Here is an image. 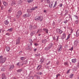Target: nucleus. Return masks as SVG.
<instances>
[{"label": "nucleus", "mask_w": 79, "mask_h": 79, "mask_svg": "<svg viewBox=\"0 0 79 79\" xmlns=\"http://www.w3.org/2000/svg\"><path fill=\"white\" fill-rule=\"evenodd\" d=\"M6 60V58L4 57H3V56H0V63H4L5 61Z\"/></svg>", "instance_id": "f257e3e1"}, {"label": "nucleus", "mask_w": 79, "mask_h": 79, "mask_svg": "<svg viewBox=\"0 0 79 79\" xmlns=\"http://www.w3.org/2000/svg\"><path fill=\"white\" fill-rule=\"evenodd\" d=\"M22 14V12H21V11L20 10L17 13V14L16 15V16L17 18H19L20 16Z\"/></svg>", "instance_id": "f03ea898"}, {"label": "nucleus", "mask_w": 79, "mask_h": 79, "mask_svg": "<svg viewBox=\"0 0 79 79\" xmlns=\"http://www.w3.org/2000/svg\"><path fill=\"white\" fill-rule=\"evenodd\" d=\"M78 43H79V42H78V40H75L74 43V47H76L77 45V44H78Z\"/></svg>", "instance_id": "7ed1b4c3"}, {"label": "nucleus", "mask_w": 79, "mask_h": 79, "mask_svg": "<svg viewBox=\"0 0 79 79\" xmlns=\"http://www.w3.org/2000/svg\"><path fill=\"white\" fill-rule=\"evenodd\" d=\"M21 40L20 38H19L16 41V45L19 44L20 43V40Z\"/></svg>", "instance_id": "20e7f679"}, {"label": "nucleus", "mask_w": 79, "mask_h": 79, "mask_svg": "<svg viewBox=\"0 0 79 79\" xmlns=\"http://www.w3.org/2000/svg\"><path fill=\"white\" fill-rule=\"evenodd\" d=\"M56 31L58 33V34H61L63 32V31H62L61 30L59 29L58 28L57 29Z\"/></svg>", "instance_id": "39448f33"}, {"label": "nucleus", "mask_w": 79, "mask_h": 79, "mask_svg": "<svg viewBox=\"0 0 79 79\" xmlns=\"http://www.w3.org/2000/svg\"><path fill=\"white\" fill-rule=\"evenodd\" d=\"M66 33H64L62 34V36L61 37V39H65L66 38Z\"/></svg>", "instance_id": "423d86ee"}, {"label": "nucleus", "mask_w": 79, "mask_h": 79, "mask_svg": "<svg viewBox=\"0 0 79 79\" xmlns=\"http://www.w3.org/2000/svg\"><path fill=\"white\" fill-rule=\"evenodd\" d=\"M40 19H41V17H36L35 19V20H36V21H39V20H40Z\"/></svg>", "instance_id": "0eeeda50"}, {"label": "nucleus", "mask_w": 79, "mask_h": 79, "mask_svg": "<svg viewBox=\"0 0 79 79\" xmlns=\"http://www.w3.org/2000/svg\"><path fill=\"white\" fill-rule=\"evenodd\" d=\"M53 44L52 43H51L49 44L48 45V47L50 48H51L52 47H53Z\"/></svg>", "instance_id": "6e6552de"}, {"label": "nucleus", "mask_w": 79, "mask_h": 79, "mask_svg": "<svg viewBox=\"0 0 79 79\" xmlns=\"http://www.w3.org/2000/svg\"><path fill=\"white\" fill-rule=\"evenodd\" d=\"M68 11L67 10H65V14H64V16H65L68 15Z\"/></svg>", "instance_id": "1a4fd4ad"}, {"label": "nucleus", "mask_w": 79, "mask_h": 79, "mask_svg": "<svg viewBox=\"0 0 79 79\" xmlns=\"http://www.w3.org/2000/svg\"><path fill=\"white\" fill-rule=\"evenodd\" d=\"M79 35V29H78L76 32V36L78 37Z\"/></svg>", "instance_id": "9d476101"}, {"label": "nucleus", "mask_w": 79, "mask_h": 79, "mask_svg": "<svg viewBox=\"0 0 79 79\" xmlns=\"http://www.w3.org/2000/svg\"><path fill=\"white\" fill-rule=\"evenodd\" d=\"M53 2H50L49 4V7H50V8L52 7V6H53Z\"/></svg>", "instance_id": "9b49d317"}, {"label": "nucleus", "mask_w": 79, "mask_h": 79, "mask_svg": "<svg viewBox=\"0 0 79 79\" xmlns=\"http://www.w3.org/2000/svg\"><path fill=\"white\" fill-rule=\"evenodd\" d=\"M27 11L28 13H32V10L31 9H28L27 10Z\"/></svg>", "instance_id": "f8f14e48"}, {"label": "nucleus", "mask_w": 79, "mask_h": 79, "mask_svg": "<svg viewBox=\"0 0 79 79\" xmlns=\"http://www.w3.org/2000/svg\"><path fill=\"white\" fill-rule=\"evenodd\" d=\"M42 68V65H38L37 68V69L38 70H39L40 68Z\"/></svg>", "instance_id": "ddd939ff"}, {"label": "nucleus", "mask_w": 79, "mask_h": 79, "mask_svg": "<svg viewBox=\"0 0 79 79\" xmlns=\"http://www.w3.org/2000/svg\"><path fill=\"white\" fill-rule=\"evenodd\" d=\"M13 68H14V66L13 65H11L10 66V67L9 68V70L10 71H11L13 69Z\"/></svg>", "instance_id": "4468645a"}, {"label": "nucleus", "mask_w": 79, "mask_h": 79, "mask_svg": "<svg viewBox=\"0 0 79 79\" xmlns=\"http://www.w3.org/2000/svg\"><path fill=\"white\" fill-rule=\"evenodd\" d=\"M35 33V31H33L31 32L30 34V35L31 36H33V35H34Z\"/></svg>", "instance_id": "2eb2a0df"}, {"label": "nucleus", "mask_w": 79, "mask_h": 79, "mask_svg": "<svg viewBox=\"0 0 79 79\" xmlns=\"http://www.w3.org/2000/svg\"><path fill=\"white\" fill-rule=\"evenodd\" d=\"M2 3L5 6H6L7 5H8V3L5 1H2Z\"/></svg>", "instance_id": "dca6fc26"}, {"label": "nucleus", "mask_w": 79, "mask_h": 79, "mask_svg": "<svg viewBox=\"0 0 79 79\" xmlns=\"http://www.w3.org/2000/svg\"><path fill=\"white\" fill-rule=\"evenodd\" d=\"M22 71H23V69H20L17 70V72L19 73H21Z\"/></svg>", "instance_id": "f3484780"}, {"label": "nucleus", "mask_w": 79, "mask_h": 79, "mask_svg": "<svg viewBox=\"0 0 79 79\" xmlns=\"http://www.w3.org/2000/svg\"><path fill=\"white\" fill-rule=\"evenodd\" d=\"M72 63H76V61H77L76 59H72Z\"/></svg>", "instance_id": "a211bd4d"}, {"label": "nucleus", "mask_w": 79, "mask_h": 79, "mask_svg": "<svg viewBox=\"0 0 79 79\" xmlns=\"http://www.w3.org/2000/svg\"><path fill=\"white\" fill-rule=\"evenodd\" d=\"M62 50V46H59V49H58V52H60Z\"/></svg>", "instance_id": "6ab92c4d"}, {"label": "nucleus", "mask_w": 79, "mask_h": 79, "mask_svg": "<svg viewBox=\"0 0 79 79\" xmlns=\"http://www.w3.org/2000/svg\"><path fill=\"white\" fill-rule=\"evenodd\" d=\"M38 8V6H35V7H32L31 8V9L32 10H35V9Z\"/></svg>", "instance_id": "aec40b11"}, {"label": "nucleus", "mask_w": 79, "mask_h": 79, "mask_svg": "<svg viewBox=\"0 0 79 79\" xmlns=\"http://www.w3.org/2000/svg\"><path fill=\"white\" fill-rule=\"evenodd\" d=\"M43 30L45 31V32H46L47 34H48V29H44Z\"/></svg>", "instance_id": "412c9836"}, {"label": "nucleus", "mask_w": 79, "mask_h": 79, "mask_svg": "<svg viewBox=\"0 0 79 79\" xmlns=\"http://www.w3.org/2000/svg\"><path fill=\"white\" fill-rule=\"evenodd\" d=\"M4 23L6 25H7V24H9V22L8 20H6L5 21Z\"/></svg>", "instance_id": "4be33fe9"}, {"label": "nucleus", "mask_w": 79, "mask_h": 79, "mask_svg": "<svg viewBox=\"0 0 79 79\" xmlns=\"http://www.w3.org/2000/svg\"><path fill=\"white\" fill-rule=\"evenodd\" d=\"M10 47H6V52H8L10 51Z\"/></svg>", "instance_id": "5701e85b"}, {"label": "nucleus", "mask_w": 79, "mask_h": 79, "mask_svg": "<svg viewBox=\"0 0 79 79\" xmlns=\"http://www.w3.org/2000/svg\"><path fill=\"white\" fill-rule=\"evenodd\" d=\"M7 31H8V32H12L13 31V28H11L10 29H8Z\"/></svg>", "instance_id": "b1692460"}, {"label": "nucleus", "mask_w": 79, "mask_h": 79, "mask_svg": "<svg viewBox=\"0 0 79 79\" xmlns=\"http://www.w3.org/2000/svg\"><path fill=\"white\" fill-rule=\"evenodd\" d=\"M21 62H19L16 64V65H17V66H20L21 65Z\"/></svg>", "instance_id": "393cba45"}, {"label": "nucleus", "mask_w": 79, "mask_h": 79, "mask_svg": "<svg viewBox=\"0 0 79 79\" xmlns=\"http://www.w3.org/2000/svg\"><path fill=\"white\" fill-rule=\"evenodd\" d=\"M46 42H47V40L46 39H44L42 41V43H43V44H45Z\"/></svg>", "instance_id": "a878e982"}, {"label": "nucleus", "mask_w": 79, "mask_h": 79, "mask_svg": "<svg viewBox=\"0 0 79 79\" xmlns=\"http://www.w3.org/2000/svg\"><path fill=\"white\" fill-rule=\"evenodd\" d=\"M50 48L48 46L47 48L46 47L45 48V50H50Z\"/></svg>", "instance_id": "bb28decb"}, {"label": "nucleus", "mask_w": 79, "mask_h": 79, "mask_svg": "<svg viewBox=\"0 0 79 79\" xmlns=\"http://www.w3.org/2000/svg\"><path fill=\"white\" fill-rule=\"evenodd\" d=\"M23 3V0H19L18 2V3L19 4H21V3Z\"/></svg>", "instance_id": "cd10ccee"}, {"label": "nucleus", "mask_w": 79, "mask_h": 79, "mask_svg": "<svg viewBox=\"0 0 79 79\" xmlns=\"http://www.w3.org/2000/svg\"><path fill=\"white\" fill-rule=\"evenodd\" d=\"M33 1V0H28L27 1V2L29 3H32Z\"/></svg>", "instance_id": "c85d7f7f"}, {"label": "nucleus", "mask_w": 79, "mask_h": 79, "mask_svg": "<svg viewBox=\"0 0 79 79\" xmlns=\"http://www.w3.org/2000/svg\"><path fill=\"white\" fill-rule=\"evenodd\" d=\"M41 31H42L41 29H39V30H38L37 32V33H40L41 32Z\"/></svg>", "instance_id": "c756f323"}, {"label": "nucleus", "mask_w": 79, "mask_h": 79, "mask_svg": "<svg viewBox=\"0 0 79 79\" xmlns=\"http://www.w3.org/2000/svg\"><path fill=\"white\" fill-rule=\"evenodd\" d=\"M31 14L30 13H28L27 14V17H30L31 16Z\"/></svg>", "instance_id": "7c9ffc66"}, {"label": "nucleus", "mask_w": 79, "mask_h": 79, "mask_svg": "<svg viewBox=\"0 0 79 79\" xmlns=\"http://www.w3.org/2000/svg\"><path fill=\"white\" fill-rule=\"evenodd\" d=\"M15 4V1H13L12 3H11V6H13Z\"/></svg>", "instance_id": "2f4dec72"}, {"label": "nucleus", "mask_w": 79, "mask_h": 79, "mask_svg": "<svg viewBox=\"0 0 79 79\" xmlns=\"http://www.w3.org/2000/svg\"><path fill=\"white\" fill-rule=\"evenodd\" d=\"M56 4H57V2H56V1L55 2V4L53 7V8H55V7L56 6Z\"/></svg>", "instance_id": "473e14b6"}, {"label": "nucleus", "mask_w": 79, "mask_h": 79, "mask_svg": "<svg viewBox=\"0 0 79 79\" xmlns=\"http://www.w3.org/2000/svg\"><path fill=\"white\" fill-rule=\"evenodd\" d=\"M12 11V9L11 8H10L9 10V13H11Z\"/></svg>", "instance_id": "72a5a7b5"}, {"label": "nucleus", "mask_w": 79, "mask_h": 79, "mask_svg": "<svg viewBox=\"0 0 79 79\" xmlns=\"http://www.w3.org/2000/svg\"><path fill=\"white\" fill-rule=\"evenodd\" d=\"M69 38H70V35H68L67 38L66 39V40H68V39H69Z\"/></svg>", "instance_id": "f704fd0d"}, {"label": "nucleus", "mask_w": 79, "mask_h": 79, "mask_svg": "<svg viewBox=\"0 0 79 79\" xmlns=\"http://www.w3.org/2000/svg\"><path fill=\"white\" fill-rule=\"evenodd\" d=\"M73 76H74V74H72L70 75V78H72L73 77Z\"/></svg>", "instance_id": "c9c22d12"}, {"label": "nucleus", "mask_w": 79, "mask_h": 79, "mask_svg": "<svg viewBox=\"0 0 79 79\" xmlns=\"http://www.w3.org/2000/svg\"><path fill=\"white\" fill-rule=\"evenodd\" d=\"M64 64L65 66H66V65H68V62H65Z\"/></svg>", "instance_id": "e433bc0d"}, {"label": "nucleus", "mask_w": 79, "mask_h": 79, "mask_svg": "<svg viewBox=\"0 0 79 79\" xmlns=\"http://www.w3.org/2000/svg\"><path fill=\"white\" fill-rule=\"evenodd\" d=\"M6 70L5 68H2L1 69L2 71H5Z\"/></svg>", "instance_id": "4c0bfd02"}, {"label": "nucleus", "mask_w": 79, "mask_h": 79, "mask_svg": "<svg viewBox=\"0 0 79 79\" xmlns=\"http://www.w3.org/2000/svg\"><path fill=\"white\" fill-rule=\"evenodd\" d=\"M74 17L76 18V19H78V16L76 15H74Z\"/></svg>", "instance_id": "58836bf2"}, {"label": "nucleus", "mask_w": 79, "mask_h": 79, "mask_svg": "<svg viewBox=\"0 0 79 79\" xmlns=\"http://www.w3.org/2000/svg\"><path fill=\"white\" fill-rule=\"evenodd\" d=\"M78 23H79V21H78V20H76V21H75V24H78Z\"/></svg>", "instance_id": "ea45409f"}, {"label": "nucleus", "mask_w": 79, "mask_h": 79, "mask_svg": "<svg viewBox=\"0 0 79 79\" xmlns=\"http://www.w3.org/2000/svg\"><path fill=\"white\" fill-rule=\"evenodd\" d=\"M30 30H32V25H30Z\"/></svg>", "instance_id": "a19ab883"}, {"label": "nucleus", "mask_w": 79, "mask_h": 79, "mask_svg": "<svg viewBox=\"0 0 79 79\" xmlns=\"http://www.w3.org/2000/svg\"><path fill=\"white\" fill-rule=\"evenodd\" d=\"M23 17H24V18H26V17H27V14H25L23 15Z\"/></svg>", "instance_id": "79ce46f5"}, {"label": "nucleus", "mask_w": 79, "mask_h": 79, "mask_svg": "<svg viewBox=\"0 0 79 79\" xmlns=\"http://www.w3.org/2000/svg\"><path fill=\"white\" fill-rule=\"evenodd\" d=\"M1 10H3V8H4V6L2 5L1 7Z\"/></svg>", "instance_id": "37998d69"}, {"label": "nucleus", "mask_w": 79, "mask_h": 79, "mask_svg": "<svg viewBox=\"0 0 79 79\" xmlns=\"http://www.w3.org/2000/svg\"><path fill=\"white\" fill-rule=\"evenodd\" d=\"M34 79V77L32 76H30V79Z\"/></svg>", "instance_id": "c03bdc74"}, {"label": "nucleus", "mask_w": 79, "mask_h": 79, "mask_svg": "<svg viewBox=\"0 0 79 79\" xmlns=\"http://www.w3.org/2000/svg\"><path fill=\"white\" fill-rule=\"evenodd\" d=\"M46 1L47 2V3H49L50 2V0H46Z\"/></svg>", "instance_id": "a18cd8bd"}, {"label": "nucleus", "mask_w": 79, "mask_h": 79, "mask_svg": "<svg viewBox=\"0 0 79 79\" xmlns=\"http://www.w3.org/2000/svg\"><path fill=\"white\" fill-rule=\"evenodd\" d=\"M52 26H54L55 25V22H53V23H52Z\"/></svg>", "instance_id": "49530a36"}, {"label": "nucleus", "mask_w": 79, "mask_h": 79, "mask_svg": "<svg viewBox=\"0 0 79 79\" xmlns=\"http://www.w3.org/2000/svg\"><path fill=\"white\" fill-rule=\"evenodd\" d=\"M42 74V73L41 72L38 73V74H39V75H41Z\"/></svg>", "instance_id": "de8ad7c7"}, {"label": "nucleus", "mask_w": 79, "mask_h": 79, "mask_svg": "<svg viewBox=\"0 0 79 79\" xmlns=\"http://www.w3.org/2000/svg\"><path fill=\"white\" fill-rule=\"evenodd\" d=\"M62 6H63V4H60L59 5L60 7H62Z\"/></svg>", "instance_id": "09e8293b"}, {"label": "nucleus", "mask_w": 79, "mask_h": 79, "mask_svg": "<svg viewBox=\"0 0 79 79\" xmlns=\"http://www.w3.org/2000/svg\"><path fill=\"white\" fill-rule=\"evenodd\" d=\"M33 28H34V29H36V28H37V26L34 25L33 26Z\"/></svg>", "instance_id": "8fccbe9b"}, {"label": "nucleus", "mask_w": 79, "mask_h": 79, "mask_svg": "<svg viewBox=\"0 0 79 79\" xmlns=\"http://www.w3.org/2000/svg\"><path fill=\"white\" fill-rule=\"evenodd\" d=\"M24 58V57H21L20 58V60H24V59H23Z\"/></svg>", "instance_id": "3c124183"}, {"label": "nucleus", "mask_w": 79, "mask_h": 79, "mask_svg": "<svg viewBox=\"0 0 79 79\" xmlns=\"http://www.w3.org/2000/svg\"><path fill=\"white\" fill-rule=\"evenodd\" d=\"M50 61H49L48 62V63L47 64V65H48L49 64H50Z\"/></svg>", "instance_id": "603ef678"}, {"label": "nucleus", "mask_w": 79, "mask_h": 79, "mask_svg": "<svg viewBox=\"0 0 79 79\" xmlns=\"http://www.w3.org/2000/svg\"><path fill=\"white\" fill-rule=\"evenodd\" d=\"M6 35H10V33H6Z\"/></svg>", "instance_id": "864d4df0"}, {"label": "nucleus", "mask_w": 79, "mask_h": 79, "mask_svg": "<svg viewBox=\"0 0 79 79\" xmlns=\"http://www.w3.org/2000/svg\"><path fill=\"white\" fill-rule=\"evenodd\" d=\"M69 71H70V69L68 70L67 72V74H68L69 73Z\"/></svg>", "instance_id": "5fc2aeb1"}, {"label": "nucleus", "mask_w": 79, "mask_h": 79, "mask_svg": "<svg viewBox=\"0 0 79 79\" xmlns=\"http://www.w3.org/2000/svg\"><path fill=\"white\" fill-rule=\"evenodd\" d=\"M35 46H38V45H39V44L37 43H35Z\"/></svg>", "instance_id": "6e6d98bb"}, {"label": "nucleus", "mask_w": 79, "mask_h": 79, "mask_svg": "<svg viewBox=\"0 0 79 79\" xmlns=\"http://www.w3.org/2000/svg\"><path fill=\"white\" fill-rule=\"evenodd\" d=\"M60 76V74H59L57 75H56V77H58V76Z\"/></svg>", "instance_id": "4d7b16f0"}, {"label": "nucleus", "mask_w": 79, "mask_h": 79, "mask_svg": "<svg viewBox=\"0 0 79 79\" xmlns=\"http://www.w3.org/2000/svg\"><path fill=\"white\" fill-rule=\"evenodd\" d=\"M77 67H79V61H78V63H77Z\"/></svg>", "instance_id": "13d9d810"}, {"label": "nucleus", "mask_w": 79, "mask_h": 79, "mask_svg": "<svg viewBox=\"0 0 79 79\" xmlns=\"http://www.w3.org/2000/svg\"><path fill=\"white\" fill-rule=\"evenodd\" d=\"M59 39V36H57V41H58V39Z\"/></svg>", "instance_id": "bf43d9fd"}, {"label": "nucleus", "mask_w": 79, "mask_h": 79, "mask_svg": "<svg viewBox=\"0 0 79 79\" xmlns=\"http://www.w3.org/2000/svg\"><path fill=\"white\" fill-rule=\"evenodd\" d=\"M40 61L41 63H43L44 62V60H42V59H41Z\"/></svg>", "instance_id": "052dcab7"}, {"label": "nucleus", "mask_w": 79, "mask_h": 79, "mask_svg": "<svg viewBox=\"0 0 79 79\" xmlns=\"http://www.w3.org/2000/svg\"><path fill=\"white\" fill-rule=\"evenodd\" d=\"M64 23H65V24H66L67 23V21H65L64 22Z\"/></svg>", "instance_id": "680f3d73"}, {"label": "nucleus", "mask_w": 79, "mask_h": 79, "mask_svg": "<svg viewBox=\"0 0 79 79\" xmlns=\"http://www.w3.org/2000/svg\"><path fill=\"white\" fill-rule=\"evenodd\" d=\"M70 50H73V47H72L70 49Z\"/></svg>", "instance_id": "e2e57ef3"}, {"label": "nucleus", "mask_w": 79, "mask_h": 79, "mask_svg": "<svg viewBox=\"0 0 79 79\" xmlns=\"http://www.w3.org/2000/svg\"><path fill=\"white\" fill-rule=\"evenodd\" d=\"M53 40H55V37H53Z\"/></svg>", "instance_id": "0e129e2a"}, {"label": "nucleus", "mask_w": 79, "mask_h": 79, "mask_svg": "<svg viewBox=\"0 0 79 79\" xmlns=\"http://www.w3.org/2000/svg\"><path fill=\"white\" fill-rule=\"evenodd\" d=\"M38 55V56H40V53H38V54H37Z\"/></svg>", "instance_id": "69168bd1"}, {"label": "nucleus", "mask_w": 79, "mask_h": 79, "mask_svg": "<svg viewBox=\"0 0 79 79\" xmlns=\"http://www.w3.org/2000/svg\"><path fill=\"white\" fill-rule=\"evenodd\" d=\"M44 13H47V10H44Z\"/></svg>", "instance_id": "338daca9"}, {"label": "nucleus", "mask_w": 79, "mask_h": 79, "mask_svg": "<svg viewBox=\"0 0 79 79\" xmlns=\"http://www.w3.org/2000/svg\"><path fill=\"white\" fill-rule=\"evenodd\" d=\"M35 56L36 57L38 56V55H37V54H35Z\"/></svg>", "instance_id": "774afa93"}]
</instances>
